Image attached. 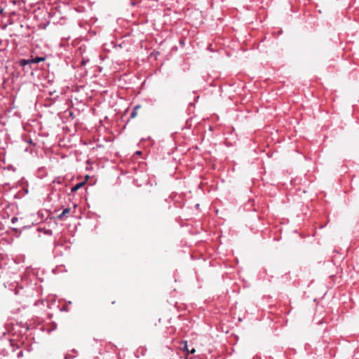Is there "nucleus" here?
Returning a JSON list of instances; mask_svg holds the SVG:
<instances>
[{
    "label": "nucleus",
    "instance_id": "obj_1",
    "mask_svg": "<svg viewBox=\"0 0 359 359\" xmlns=\"http://www.w3.org/2000/svg\"><path fill=\"white\" fill-rule=\"evenodd\" d=\"M69 212H70V208H65V209L63 210L62 213L58 216V218L61 219H62V217L64 216L67 215Z\"/></svg>",
    "mask_w": 359,
    "mask_h": 359
},
{
    "label": "nucleus",
    "instance_id": "obj_2",
    "mask_svg": "<svg viewBox=\"0 0 359 359\" xmlns=\"http://www.w3.org/2000/svg\"><path fill=\"white\" fill-rule=\"evenodd\" d=\"M140 105H137V106H135V107L133 108V111H132V113H131V114H130V118H135V117L137 116V109H140Z\"/></svg>",
    "mask_w": 359,
    "mask_h": 359
},
{
    "label": "nucleus",
    "instance_id": "obj_3",
    "mask_svg": "<svg viewBox=\"0 0 359 359\" xmlns=\"http://www.w3.org/2000/svg\"><path fill=\"white\" fill-rule=\"evenodd\" d=\"M83 184H84V182H80V183L76 184L74 187H73L72 188V191L74 192V191H77L79 189L82 187Z\"/></svg>",
    "mask_w": 359,
    "mask_h": 359
},
{
    "label": "nucleus",
    "instance_id": "obj_4",
    "mask_svg": "<svg viewBox=\"0 0 359 359\" xmlns=\"http://www.w3.org/2000/svg\"><path fill=\"white\" fill-rule=\"evenodd\" d=\"M44 60H45L44 57H35L34 59H32L31 62H32V63H39V62H40L41 61H43Z\"/></svg>",
    "mask_w": 359,
    "mask_h": 359
},
{
    "label": "nucleus",
    "instance_id": "obj_5",
    "mask_svg": "<svg viewBox=\"0 0 359 359\" xmlns=\"http://www.w3.org/2000/svg\"><path fill=\"white\" fill-rule=\"evenodd\" d=\"M29 63H32L31 60H21L20 61V64L21 66L24 67Z\"/></svg>",
    "mask_w": 359,
    "mask_h": 359
},
{
    "label": "nucleus",
    "instance_id": "obj_6",
    "mask_svg": "<svg viewBox=\"0 0 359 359\" xmlns=\"http://www.w3.org/2000/svg\"><path fill=\"white\" fill-rule=\"evenodd\" d=\"M182 348H182L183 351H186L189 352L188 347H187V341H183V342L182 343Z\"/></svg>",
    "mask_w": 359,
    "mask_h": 359
},
{
    "label": "nucleus",
    "instance_id": "obj_7",
    "mask_svg": "<svg viewBox=\"0 0 359 359\" xmlns=\"http://www.w3.org/2000/svg\"><path fill=\"white\" fill-rule=\"evenodd\" d=\"M17 220L16 217L12 218V222L14 223Z\"/></svg>",
    "mask_w": 359,
    "mask_h": 359
},
{
    "label": "nucleus",
    "instance_id": "obj_8",
    "mask_svg": "<svg viewBox=\"0 0 359 359\" xmlns=\"http://www.w3.org/2000/svg\"><path fill=\"white\" fill-rule=\"evenodd\" d=\"M195 352V349L193 348L191 351H189V353H194Z\"/></svg>",
    "mask_w": 359,
    "mask_h": 359
}]
</instances>
